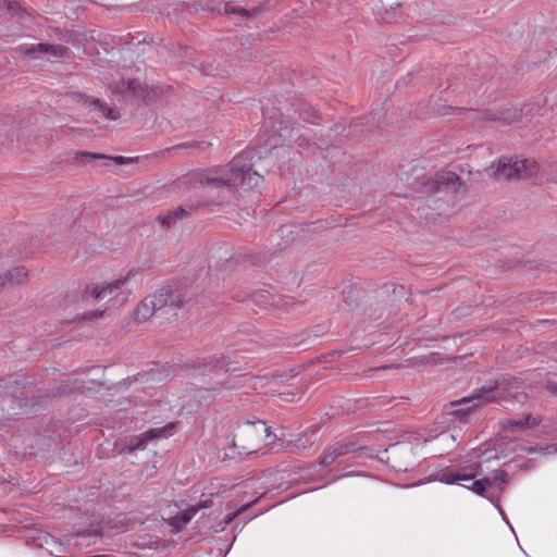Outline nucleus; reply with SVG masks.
<instances>
[{
    "label": "nucleus",
    "mask_w": 557,
    "mask_h": 557,
    "mask_svg": "<svg viewBox=\"0 0 557 557\" xmlns=\"http://www.w3.org/2000/svg\"><path fill=\"white\" fill-rule=\"evenodd\" d=\"M154 314H157L156 310L152 309L151 301L148 297H146L135 309V318L137 321H146Z\"/></svg>",
    "instance_id": "nucleus-20"
},
{
    "label": "nucleus",
    "mask_w": 557,
    "mask_h": 557,
    "mask_svg": "<svg viewBox=\"0 0 557 557\" xmlns=\"http://www.w3.org/2000/svg\"><path fill=\"white\" fill-rule=\"evenodd\" d=\"M148 299H150L156 313L176 315L177 308L181 306L177 295L168 288L157 290L149 295Z\"/></svg>",
    "instance_id": "nucleus-8"
},
{
    "label": "nucleus",
    "mask_w": 557,
    "mask_h": 557,
    "mask_svg": "<svg viewBox=\"0 0 557 557\" xmlns=\"http://www.w3.org/2000/svg\"><path fill=\"white\" fill-rule=\"evenodd\" d=\"M211 506H212V500L210 498L201 500L198 506L188 507L187 509L182 510L177 515L171 517L169 519L170 524L172 527H174L175 529L181 530L191 520V518L196 515V512L200 508H209Z\"/></svg>",
    "instance_id": "nucleus-14"
},
{
    "label": "nucleus",
    "mask_w": 557,
    "mask_h": 557,
    "mask_svg": "<svg viewBox=\"0 0 557 557\" xmlns=\"http://www.w3.org/2000/svg\"><path fill=\"white\" fill-rule=\"evenodd\" d=\"M479 468H480L479 465H476V466H471L469 468V471H463V472L446 471V472L442 473L441 481L446 484H455L460 481H467V482L472 481V484L470 486L469 485H465V486L468 487L469 490H471L472 492H474L476 495H480L482 497H487L486 492H487V487L492 486V480L490 478H484L481 480L473 481V479L478 474L476 470Z\"/></svg>",
    "instance_id": "nucleus-6"
},
{
    "label": "nucleus",
    "mask_w": 557,
    "mask_h": 557,
    "mask_svg": "<svg viewBox=\"0 0 557 557\" xmlns=\"http://www.w3.org/2000/svg\"><path fill=\"white\" fill-rule=\"evenodd\" d=\"M541 423V417L532 416L531 413L527 414L523 419H507L502 422V426L504 429H508L511 431H520L524 429L535 428Z\"/></svg>",
    "instance_id": "nucleus-15"
},
{
    "label": "nucleus",
    "mask_w": 557,
    "mask_h": 557,
    "mask_svg": "<svg viewBox=\"0 0 557 557\" xmlns=\"http://www.w3.org/2000/svg\"><path fill=\"white\" fill-rule=\"evenodd\" d=\"M519 386L520 382L516 377H503L488 382L475 388L470 397L457 401L455 405L461 406V408L454 410L451 413L461 420L474 407L517 398L518 393H511V389L519 388Z\"/></svg>",
    "instance_id": "nucleus-2"
},
{
    "label": "nucleus",
    "mask_w": 557,
    "mask_h": 557,
    "mask_svg": "<svg viewBox=\"0 0 557 557\" xmlns=\"http://www.w3.org/2000/svg\"><path fill=\"white\" fill-rule=\"evenodd\" d=\"M259 11V8H253L252 10H247L242 7L234 4L233 2H227L224 7V12L226 14L236 13L242 15L243 17H251L255 16Z\"/></svg>",
    "instance_id": "nucleus-21"
},
{
    "label": "nucleus",
    "mask_w": 557,
    "mask_h": 557,
    "mask_svg": "<svg viewBox=\"0 0 557 557\" xmlns=\"http://www.w3.org/2000/svg\"><path fill=\"white\" fill-rule=\"evenodd\" d=\"M78 97L85 106L92 107L94 110L98 111L103 117L110 120H116L119 117V114L113 109L108 108L106 103L101 102L99 99H91L84 95H79Z\"/></svg>",
    "instance_id": "nucleus-16"
},
{
    "label": "nucleus",
    "mask_w": 557,
    "mask_h": 557,
    "mask_svg": "<svg viewBox=\"0 0 557 557\" xmlns=\"http://www.w3.org/2000/svg\"><path fill=\"white\" fill-rule=\"evenodd\" d=\"M113 92L121 95L124 100L149 101L148 86L137 79H121L113 87Z\"/></svg>",
    "instance_id": "nucleus-7"
},
{
    "label": "nucleus",
    "mask_w": 557,
    "mask_h": 557,
    "mask_svg": "<svg viewBox=\"0 0 557 557\" xmlns=\"http://www.w3.org/2000/svg\"><path fill=\"white\" fill-rule=\"evenodd\" d=\"M45 543L47 545V549L50 552L51 555L59 556L60 554L66 552V546L63 543L54 540L53 537L46 539Z\"/></svg>",
    "instance_id": "nucleus-25"
},
{
    "label": "nucleus",
    "mask_w": 557,
    "mask_h": 557,
    "mask_svg": "<svg viewBox=\"0 0 557 557\" xmlns=\"http://www.w3.org/2000/svg\"><path fill=\"white\" fill-rule=\"evenodd\" d=\"M490 479L492 480V486L496 484H506L508 482V473L504 470H497Z\"/></svg>",
    "instance_id": "nucleus-26"
},
{
    "label": "nucleus",
    "mask_w": 557,
    "mask_h": 557,
    "mask_svg": "<svg viewBox=\"0 0 557 557\" xmlns=\"http://www.w3.org/2000/svg\"><path fill=\"white\" fill-rule=\"evenodd\" d=\"M285 377H286V375H285V374H280V375H275V376H273V380H274V379H281V381H284V379H285Z\"/></svg>",
    "instance_id": "nucleus-30"
},
{
    "label": "nucleus",
    "mask_w": 557,
    "mask_h": 557,
    "mask_svg": "<svg viewBox=\"0 0 557 557\" xmlns=\"http://www.w3.org/2000/svg\"><path fill=\"white\" fill-rule=\"evenodd\" d=\"M16 51L24 55H33L35 53L50 54L55 58L69 57V49L62 45L51 44H33V45H21L16 48Z\"/></svg>",
    "instance_id": "nucleus-11"
},
{
    "label": "nucleus",
    "mask_w": 557,
    "mask_h": 557,
    "mask_svg": "<svg viewBox=\"0 0 557 557\" xmlns=\"http://www.w3.org/2000/svg\"><path fill=\"white\" fill-rule=\"evenodd\" d=\"M271 435L270 428L262 420L245 421L237 426L233 435V445L239 449V454L250 455Z\"/></svg>",
    "instance_id": "nucleus-3"
},
{
    "label": "nucleus",
    "mask_w": 557,
    "mask_h": 557,
    "mask_svg": "<svg viewBox=\"0 0 557 557\" xmlns=\"http://www.w3.org/2000/svg\"><path fill=\"white\" fill-rule=\"evenodd\" d=\"M195 210V207L190 206L188 209L184 207H178L177 209L168 212L165 215L159 216V221L163 228H169L172 226L177 220H182L190 214V212Z\"/></svg>",
    "instance_id": "nucleus-17"
},
{
    "label": "nucleus",
    "mask_w": 557,
    "mask_h": 557,
    "mask_svg": "<svg viewBox=\"0 0 557 557\" xmlns=\"http://www.w3.org/2000/svg\"><path fill=\"white\" fill-rule=\"evenodd\" d=\"M356 450L357 446L351 442L329 445L323 450L319 465L323 468H329L334 463H341L346 456L355 453Z\"/></svg>",
    "instance_id": "nucleus-10"
},
{
    "label": "nucleus",
    "mask_w": 557,
    "mask_h": 557,
    "mask_svg": "<svg viewBox=\"0 0 557 557\" xmlns=\"http://www.w3.org/2000/svg\"><path fill=\"white\" fill-rule=\"evenodd\" d=\"M235 515H228L226 518H225V524H228L233 518H234Z\"/></svg>",
    "instance_id": "nucleus-29"
},
{
    "label": "nucleus",
    "mask_w": 557,
    "mask_h": 557,
    "mask_svg": "<svg viewBox=\"0 0 557 557\" xmlns=\"http://www.w3.org/2000/svg\"><path fill=\"white\" fill-rule=\"evenodd\" d=\"M9 12L11 15H18L24 13L23 8L17 2H11L8 0H0V16Z\"/></svg>",
    "instance_id": "nucleus-22"
},
{
    "label": "nucleus",
    "mask_w": 557,
    "mask_h": 557,
    "mask_svg": "<svg viewBox=\"0 0 557 557\" xmlns=\"http://www.w3.org/2000/svg\"><path fill=\"white\" fill-rule=\"evenodd\" d=\"M81 154L83 157H87V158H91V159H110V160H113L114 162H116L117 164H126V163H129L133 161L132 158H126V157H122V156L108 157L106 154L94 153V152H82Z\"/></svg>",
    "instance_id": "nucleus-24"
},
{
    "label": "nucleus",
    "mask_w": 557,
    "mask_h": 557,
    "mask_svg": "<svg viewBox=\"0 0 557 557\" xmlns=\"http://www.w3.org/2000/svg\"><path fill=\"white\" fill-rule=\"evenodd\" d=\"M148 299H150L156 313L176 315L177 308L181 306L177 295L168 288L157 290L149 295Z\"/></svg>",
    "instance_id": "nucleus-9"
},
{
    "label": "nucleus",
    "mask_w": 557,
    "mask_h": 557,
    "mask_svg": "<svg viewBox=\"0 0 557 557\" xmlns=\"http://www.w3.org/2000/svg\"><path fill=\"white\" fill-rule=\"evenodd\" d=\"M131 280V272L123 277L112 282L92 283L85 287L84 296L87 299L97 301H126L128 295L132 293L128 287Z\"/></svg>",
    "instance_id": "nucleus-5"
},
{
    "label": "nucleus",
    "mask_w": 557,
    "mask_h": 557,
    "mask_svg": "<svg viewBox=\"0 0 557 557\" xmlns=\"http://www.w3.org/2000/svg\"><path fill=\"white\" fill-rule=\"evenodd\" d=\"M174 428V423H169L168 425L163 428H157L149 430L145 432L141 437H136L135 440H132L129 444L127 445L126 449L129 453H133L137 449H144L145 443L147 441L159 438V437H166L170 434V431Z\"/></svg>",
    "instance_id": "nucleus-13"
},
{
    "label": "nucleus",
    "mask_w": 557,
    "mask_h": 557,
    "mask_svg": "<svg viewBox=\"0 0 557 557\" xmlns=\"http://www.w3.org/2000/svg\"><path fill=\"white\" fill-rule=\"evenodd\" d=\"M533 108L530 104H525L520 109L511 108L493 114L488 117L491 121L500 122L504 125H510L513 123H521L532 116Z\"/></svg>",
    "instance_id": "nucleus-12"
},
{
    "label": "nucleus",
    "mask_w": 557,
    "mask_h": 557,
    "mask_svg": "<svg viewBox=\"0 0 557 557\" xmlns=\"http://www.w3.org/2000/svg\"><path fill=\"white\" fill-rule=\"evenodd\" d=\"M259 380H260V381H267V383H269V382H270V379H269L268 376L260 377Z\"/></svg>",
    "instance_id": "nucleus-31"
},
{
    "label": "nucleus",
    "mask_w": 557,
    "mask_h": 557,
    "mask_svg": "<svg viewBox=\"0 0 557 557\" xmlns=\"http://www.w3.org/2000/svg\"><path fill=\"white\" fill-rule=\"evenodd\" d=\"M539 164L529 159L517 157L500 158L496 165L487 169L488 175L498 180H524L535 175Z\"/></svg>",
    "instance_id": "nucleus-4"
},
{
    "label": "nucleus",
    "mask_w": 557,
    "mask_h": 557,
    "mask_svg": "<svg viewBox=\"0 0 557 557\" xmlns=\"http://www.w3.org/2000/svg\"><path fill=\"white\" fill-rule=\"evenodd\" d=\"M7 283V280L4 278V274L0 275V287L4 286Z\"/></svg>",
    "instance_id": "nucleus-28"
},
{
    "label": "nucleus",
    "mask_w": 557,
    "mask_h": 557,
    "mask_svg": "<svg viewBox=\"0 0 557 557\" xmlns=\"http://www.w3.org/2000/svg\"><path fill=\"white\" fill-rule=\"evenodd\" d=\"M28 271L24 267H15L4 273V278L10 285H20L27 281Z\"/></svg>",
    "instance_id": "nucleus-19"
},
{
    "label": "nucleus",
    "mask_w": 557,
    "mask_h": 557,
    "mask_svg": "<svg viewBox=\"0 0 557 557\" xmlns=\"http://www.w3.org/2000/svg\"><path fill=\"white\" fill-rule=\"evenodd\" d=\"M102 313H103V311H98V310L89 311L84 314V319H86V320L98 319L102 315Z\"/></svg>",
    "instance_id": "nucleus-27"
},
{
    "label": "nucleus",
    "mask_w": 557,
    "mask_h": 557,
    "mask_svg": "<svg viewBox=\"0 0 557 557\" xmlns=\"http://www.w3.org/2000/svg\"><path fill=\"white\" fill-rule=\"evenodd\" d=\"M209 367L215 371L224 370L225 372H228L239 370L242 368V363L239 361L232 360L228 355H222L210 361Z\"/></svg>",
    "instance_id": "nucleus-18"
},
{
    "label": "nucleus",
    "mask_w": 557,
    "mask_h": 557,
    "mask_svg": "<svg viewBox=\"0 0 557 557\" xmlns=\"http://www.w3.org/2000/svg\"><path fill=\"white\" fill-rule=\"evenodd\" d=\"M261 176L249 168L238 166L237 158L224 168L210 169L195 174V183L208 187L210 196L218 203H227L238 188L248 189L257 186Z\"/></svg>",
    "instance_id": "nucleus-1"
},
{
    "label": "nucleus",
    "mask_w": 557,
    "mask_h": 557,
    "mask_svg": "<svg viewBox=\"0 0 557 557\" xmlns=\"http://www.w3.org/2000/svg\"><path fill=\"white\" fill-rule=\"evenodd\" d=\"M459 177L453 172H446L444 174L437 175L436 180L432 181V185H455L458 182Z\"/></svg>",
    "instance_id": "nucleus-23"
}]
</instances>
